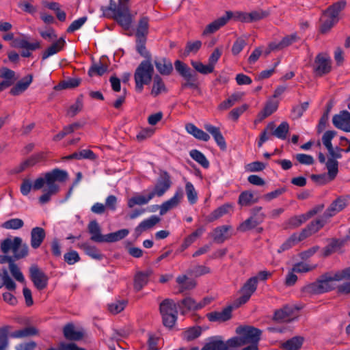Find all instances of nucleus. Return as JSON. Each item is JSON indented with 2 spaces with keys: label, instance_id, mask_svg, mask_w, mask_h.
Listing matches in <instances>:
<instances>
[{
  "label": "nucleus",
  "instance_id": "nucleus-1",
  "mask_svg": "<svg viewBox=\"0 0 350 350\" xmlns=\"http://www.w3.org/2000/svg\"><path fill=\"white\" fill-rule=\"evenodd\" d=\"M335 131H327L322 137V142L327 148L329 157L326 162V168L328 170V178L333 180L338 173V161L337 159H341L342 152L344 149L339 146L333 147L332 140L336 135Z\"/></svg>",
  "mask_w": 350,
  "mask_h": 350
},
{
  "label": "nucleus",
  "instance_id": "nucleus-2",
  "mask_svg": "<svg viewBox=\"0 0 350 350\" xmlns=\"http://www.w3.org/2000/svg\"><path fill=\"white\" fill-rule=\"evenodd\" d=\"M68 178V174L65 170L58 168L44 174L45 184L47 185V189L44 190V193L40 196L39 202L42 204L49 202L53 195L57 193L59 191V186L55 182H64Z\"/></svg>",
  "mask_w": 350,
  "mask_h": 350
},
{
  "label": "nucleus",
  "instance_id": "nucleus-3",
  "mask_svg": "<svg viewBox=\"0 0 350 350\" xmlns=\"http://www.w3.org/2000/svg\"><path fill=\"white\" fill-rule=\"evenodd\" d=\"M334 282L335 273L333 272H326L321 275L315 282L308 284L302 288V291L308 295H319L335 288Z\"/></svg>",
  "mask_w": 350,
  "mask_h": 350
},
{
  "label": "nucleus",
  "instance_id": "nucleus-4",
  "mask_svg": "<svg viewBox=\"0 0 350 350\" xmlns=\"http://www.w3.org/2000/svg\"><path fill=\"white\" fill-rule=\"evenodd\" d=\"M154 67L151 60L142 61L135 71L134 79L136 90L141 92L145 85H148L152 81Z\"/></svg>",
  "mask_w": 350,
  "mask_h": 350
},
{
  "label": "nucleus",
  "instance_id": "nucleus-5",
  "mask_svg": "<svg viewBox=\"0 0 350 350\" xmlns=\"http://www.w3.org/2000/svg\"><path fill=\"white\" fill-rule=\"evenodd\" d=\"M347 5L345 0H340L329 6L323 12L325 18L321 26L322 33L327 32L335 24L339 21V14Z\"/></svg>",
  "mask_w": 350,
  "mask_h": 350
},
{
  "label": "nucleus",
  "instance_id": "nucleus-6",
  "mask_svg": "<svg viewBox=\"0 0 350 350\" xmlns=\"http://www.w3.org/2000/svg\"><path fill=\"white\" fill-rule=\"evenodd\" d=\"M163 323L165 327H172L177 319V306L172 299H165L159 306Z\"/></svg>",
  "mask_w": 350,
  "mask_h": 350
},
{
  "label": "nucleus",
  "instance_id": "nucleus-7",
  "mask_svg": "<svg viewBox=\"0 0 350 350\" xmlns=\"http://www.w3.org/2000/svg\"><path fill=\"white\" fill-rule=\"evenodd\" d=\"M172 184L170 175L167 172H162L157 179L154 189L150 193L152 198L161 197L170 189Z\"/></svg>",
  "mask_w": 350,
  "mask_h": 350
},
{
  "label": "nucleus",
  "instance_id": "nucleus-8",
  "mask_svg": "<svg viewBox=\"0 0 350 350\" xmlns=\"http://www.w3.org/2000/svg\"><path fill=\"white\" fill-rule=\"evenodd\" d=\"M29 277L37 289L43 290L47 286L49 278L38 265H33L29 267Z\"/></svg>",
  "mask_w": 350,
  "mask_h": 350
},
{
  "label": "nucleus",
  "instance_id": "nucleus-9",
  "mask_svg": "<svg viewBox=\"0 0 350 350\" xmlns=\"http://www.w3.org/2000/svg\"><path fill=\"white\" fill-rule=\"evenodd\" d=\"M262 331L250 325H242V346L248 343L259 344Z\"/></svg>",
  "mask_w": 350,
  "mask_h": 350
},
{
  "label": "nucleus",
  "instance_id": "nucleus-10",
  "mask_svg": "<svg viewBox=\"0 0 350 350\" xmlns=\"http://www.w3.org/2000/svg\"><path fill=\"white\" fill-rule=\"evenodd\" d=\"M348 205V197L339 196L334 200L324 212L325 218H331L342 211Z\"/></svg>",
  "mask_w": 350,
  "mask_h": 350
},
{
  "label": "nucleus",
  "instance_id": "nucleus-11",
  "mask_svg": "<svg viewBox=\"0 0 350 350\" xmlns=\"http://www.w3.org/2000/svg\"><path fill=\"white\" fill-rule=\"evenodd\" d=\"M332 123L336 129L350 133V113L346 110L340 111L333 116Z\"/></svg>",
  "mask_w": 350,
  "mask_h": 350
},
{
  "label": "nucleus",
  "instance_id": "nucleus-12",
  "mask_svg": "<svg viewBox=\"0 0 350 350\" xmlns=\"http://www.w3.org/2000/svg\"><path fill=\"white\" fill-rule=\"evenodd\" d=\"M261 209L260 206H256L251 210V217L242 222V230H251L262 222L265 215L260 213Z\"/></svg>",
  "mask_w": 350,
  "mask_h": 350
},
{
  "label": "nucleus",
  "instance_id": "nucleus-13",
  "mask_svg": "<svg viewBox=\"0 0 350 350\" xmlns=\"http://www.w3.org/2000/svg\"><path fill=\"white\" fill-rule=\"evenodd\" d=\"M45 184L44 176L43 177L40 176L37 178L33 183L30 179L25 178L23 180L22 183L20 187V191L22 195L26 196H27L31 189L33 190H40L41 189Z\"/></svg>",
  "mask_w": 350,
  "mask_h": 350
},
{
  "label": "nucleus",
  "instance_id": "nucleus-14",
  "mask_svg": "<svg viewBox=\"0 0 350 350\" xmlns=\"http://www.w3.org/2000/svg\"><path fill=\"white\" fill-rule=\"evenodd\" d=\"M314 72L317 75L322 76L330 72L331 60L325 54H319L315 59Z\"/></svg>",
  "mask_w": 350,
  "mask_h": 350
},
{
  "label": "nucleus",
  "instance_id": "nucleus-15",
  "mask_svg": "<svg viewBox=\"0 0 350 350\" xmlns=\"http://www.w3.org/2000/svg\"><path fill=\"white\" fill-rule=\"evenodd\" d=\"M234 308V306H228L221 311H213L208 313L206 317L211 322L223 323L231 319L232 312Z\"/></svg>",
  "mask_w": 350,
  "mask_h": 350
},
{
  "label": "nucleus",
  "instance_id": "nucleus-16",
  "mask_svg": "<svg viewBox=\"0 0 350 350\" xmlns=\"http://www.w3.org/2000/svg\"><path fill=\"white\" fill-rule=\"evenodd\" d=\"M46 155L44 152H38L29 157L26 160L21 163L14 169L15 173H21L25 170L32 167L36 164L45 160Z\"/></svg>",
  "mask_w": 350,
  "mask_h": 350
},
{
  "label": "nucleus",
  "instance_id": "nucleus-17",
  "mask_svg": "<svg viewBox=\"0 0 350 350\" xmlns=\"http://www.w3.org/2000/svg\"><path fill=\"white\" fill-rule=\"evenodd\" d=\"M328 219V218L324 217L323 214L321 218H318L311 221L304 229H303L300 233V237L303 239L316 233L325 226Z\"/></svg>",
  "mask_w": 350,
  "mask_h": 350
},
{
  "label": "nucleus",
  "instance_id": "nucleus-18",
  "mask_svg": "<svg viewBox=\"0 0 350 350\" xmlns=\"http://www.w3.org/2000/svg\"><path fill=\"white\" fill-rule=\"evenodd\" d=\"M183 197V191L180 188H179L176 191L175 193L171 198L162 203V204L159 206L160 215H163L170 210L176 207L180 203Z\"/></svg>",
  "mask_w": 350,
  "mask_h": 350
},
{
  "label": "nucleus",
  "instance_id": "nucleus-19",
  "mask_svg": "<svg viewBox=\"0 0 350 350\" xmlns=\"http://www.w3.org/2000/svg\"><path fill=\"white\" fill-rule=\"evenodd\" d=\"M257 277H251L242 285V304L247 303L257 289Z\"/></svg>",
  "mask_w": 350,
  "mask_h": 350
},
{
  "label": "nucleus",
  "instance_id": "nucleus-20",
  "mask_svg": "<svg viewBox=\"0 0 350 350\" xmlns=\"http://www.w3.org/2000/svg\"><path fill=\"white\" fill-rule=\"evenodd\" d=\"M232 12H226L225 16H222L208 24L203 31V35L205 36L217 31L227 23L228 21L232 17Z\"/></svg>",
  "mask_w": 350,
  "mask_h": 350
},
{
  "label": "nucleus",
  "instance_id": "nucleus-21",
  "mask_svg": "<svg viewBox=\"0 0 350 350\" xmlns=\"http://www.w3.org/2000/svg\"><path fill=\"white\" fill-rule=\"evenodd\" d=\"M30 244L32 248L38 249L43 243L46 232L44 228L41 227H34L31 230Z\"/></svg>",
  "mask_w": 350,
  "mask_h": 350
},
{
  "label": "nucleus",
  "instance_id": "nucleus-22",
  "mask_svg": "<svg viewBox=\"0 0 350 350\" xmlns=\"http://www.w3.org/2000/svg\"><path fill=\"white\" fill-rule=\"evenodd\" d=\"M232 211V206L230 204H224L212 211L206 218L208 222H213Z\"/></svg>",
  "mask_w": 350,
  "mask_h": 350
},
{
  "label": "nucleus",
  "instance_id": "nucleus-23",
  "mask_svg": "<svg viewBox=\"0 0 350 350\" xmlns=\"http://www.w3.org/2000/svg\"><path fill=\"white\" fill-rule=\"evenodd\" d=\"M295 308L286 305L274 312L273 319L278 322H288L292 319Z\"/></svg>",
  "mask_w": 350,
  "mask_h": 350
},
{
  "label": "nucleus",
  "instance_id": "nucleus-24",
  "mask_svg": "<svg viewBox=\"0 0 350 350\" xmlns=\"http://www.w3.org/2000/svg\"><path fill=\"white\" fill-rule=\"evenodd\" d=\"M149 18L148 16H142L138 21L135 31V38L140 39H147L149 33Z\"/></svg>",
  "mask_w": 350,
  "mask_h": 350
},
{
  "label": "nucleus",
  "instance_id": "nucleus-25",
  "mask_svg": "<svg viewBox=\"0 0 350 350\" xmlns=\"http://www.w3.org/2000/svg\"><path fill=\"white\" fill-rule=\"evenodd\" d=\"M154 64L157 71L162 75L168 76L173 70L171 61L165 57L155 59Z\"/></svg>",
  "mask_w": 350,
  "mask_h": 350
},
{
  "label": "nucleus",
  "instance_id": "nucleus-26",
  "mask_svg": "<svg viewBox=\"0 0 350 350\" xmlns=\"http://www.w3.org/2000/svg\"><path fill=\"white\" fill-rule=\"evenodd\" d=\"M167 88L163 79L159 75H156L153 77L152 86L150 92L151 96L157 97L159 94L167 93Z\"/></svg>",
  "mask_w": 350,
  "mask_h": 350
},
{
  "label": "nucleus",
  "instance_id": "nucleus-27",
  "mask_svg": "<svg viewBox=\"0 0 350 350\" xmlns=\"http://www.w3.org/2000/svg\"><path fill=\"white\" fill-rule=\"evenodd\" d=\"M88 230L91 234V240L97 243H103L105 235L101 234L100 227L96 220L91 221L88 226Z\"/></svg>",
  "mask_w": 350,
  "mask_h": 350
},
{
  "label": "nucleus",
  "instance_id": "nucleus-28",
  "mask_svg": "<svg viewBox=\"0 0 350 350\" xmlns=\"http://www.w3.org/2000/svg\"><path fill=\"white\" fill-rule=\"evenodd\" d=\"M63 333L64 337L70 340L78 341L83 337V332L80 330H76L74 325L72 323H68L64 326Z\"/></svg>",
  "mask_w": 350,
  "mask_h": 350
},
{
  "label": "nucleus",
  "instance_id": "nucleus-29",
  "mask_svg": "<svg viewBox=\"0 0 350 350\" xmlns=\"http://www.w3.org/2000/svg\"><path fill=\"white\" fill-rule=\"evenodd\" d=\"M152 273V270L148 269L145 271L137 273L134 279V288L137 291H139L148 284V278Z\"/></svg>",
  "mask_w": 350,
  "mask_h": 350
},
{
  "label": "nucleus",
  "instance_id": "nucleus-30",
  "mask_svg": "<svg viewBox=\"0 0 350 350\" xmlns=\"http://www.w3.org/2000/svg\"><path fill=\"white\" fill-rule=\"evenodd\" d=\"M65 44L66 41L64 38H60L59 39H58L42 53V59L45 60L50 56H52L57 53L64 48Z\"/></svg>",
  "mask_w": 350,
  "mask_h": 350
},
{
  "label": "nucleus",
  "instance_id": "nucleus-31",
  "mask_svg": "<svg viewBox=\"0 0 350 350\" xmlns=\"http://www.w3.org/2000/svg\"><path fill=\"white\" fill-rule=\"evenodd\" d=\"M176 282L179 286V293L191 290L196 286V281L192 278H188L186 275H178L176 278Z\"/></svg>",
  "mask_w": 350,
  "mask_h": 350
},
{
  "label": "nucleus",
  "instance_id": "nucleus-32",
  "mask_svg": "<svg viewBox=\"0 0 350 350\" xmlns=\"http://www.w3.org/2000/svg\"><path fill=\"white\" fill-rule=\"evenodd\" d=\"M32 82V76L27 75L19 81L11 90L10 94L17 96L25 92Z\"/></svg>",
  "mask_w": 350,
  "mask_h": 350
},
{
  "label": "nucleus",
  "instance_id": "nucleus-33",
  "mask_svg": "<svg viewBox=\"0 0 350 350\" xmlns=\"http://www.w3.org/2000/svg\"><path fill=\"white\" fill-rule=\"evenodd\" d=\"M186 131L188 133L192 135L195 138L203 142H208L210 139L209 135L198 129L193 124L189 123L185 126Z\"/></svg>",
  "mask_w": 350,
  "mask_h": 350
},
{
  "label": "nucleus",
  "instance_id": "nucleus-34",
  "mask_svg": "<svg viewBox=\"0 0 350 350\" xmlns=\"http://www.w3.org/2000/svg\"><path fill=\"white\" fill-rule=\"evenodd\" d=\"M160 218L157 215H152L149 218L143 220L135 228L136 233L140 234L143 231L152 228L160 221Z\"/></svg>",
  "mask_w": 350,
  "mask_h": 350
},
{
  "label": "nucleus",
  "instance_id": "nucleus-35",
  "mask_svg": "<svg viewBox=\"0 0 350 350\" xmlns=\"http://www.w3.org/2000/svg\"><path fill=\"white\" fill-rule=\"evenodd\" d=\"M15 72L14 71L3 67L0 69V77L3 79L1 83H5L6 85L2 87L3 90L11 86L14 82Z\"/></svg>",
  "mask_w": 350,
  "mask_h": 350
},
{
  "label": "nucleus",
  "instance_id": "nucleus-36",
  "mask_svg": "<svg viewBox=\"0 0 350 350\" xmlns=\"http://www.w3.org/2000/svg\"><path fill=\"white\" fill-rule=\"evenodd\" d=\"M230 226H221L215 228L213 230L212 237L216 243H221L228 237V232Z\"/></svg>",
  "mask_w": 350,
  "mask_h": 350
},
{
  "label": "nucleus",
  "instance_id": "nucleus-37",
  "mask_svg": "<svg viewBox=\"0 0 350 350\" xmlns=\"http://www.w3.org/2000/svg\"><path fill=\"white\" fill-rule=\"evenodd\" d=\"M78 246L93 259L100 260L104 256L95 246L91 245L88 243L79 244Z\"/></svg>",
  "mask_w": 350,
  "mask_h": 350
},
{
  "label": "nucleus",
  "instance_id": "nucleus-38",
  "mask_svg": "<svg viewBox=\"0 0 350 350\" xmlns=\"http://www.w3.org/2000/svg\"><path fill=\"white\" fill-rule=\"evenodd\" d=\"M278 103L272 100H269L263 109L258 113V118L256 122H261L267 117L271 115L278 109Z\"/></svg>",
  "mask_w": 350,
  "mask_h": 350
},
{
  "label": "nucleus",
  "instance_id": "nucleus-39",
  "mask_svg": "<svg viewBox=\"0 0 350 350\" xmlns=\"http://www.w3.org/2000/svg\"><path fill=\"white\" fill-rule=\"evenodd\" d=\"M304 338L295 336L282 344L281 347L284 350H299L304 342Z\"/></svg>",
  "mask_w": 350,
  "mask_h": 350
},
{
  "label": "nucleus",
  "instance_id": "nucleus-40",
  "mask_svg": "<svg viewBox=\"0 0 350 350\" xmlns=\"http://www.w3.org/2000/svg\"><path fill=\"white\" fill-rule=\"evenodd\" d=\"M178 307L183 314L187 311L199 310L198 302L191 297H187L181 300L178 303Z\"/></svg>",
  "mask_w": 350,
  "mask_h": 350
},
{
  "label": "nucleus",
  "instance_id": "nucleus-41",
  "mask_svg": "<svg viewBox=\"0 0 350 350\" xmlns=\"http://www.w3.org/2000/svg\"><path fill=\"white\" fill-rule=\"evenodd\" d=\"M21 237H15L13 239L7 238L1 243V250L3 254H8L10 250L14 252V249L20 244Z\"/></svg>",
  "mask_w": 350,
  "mask_h": 350
},
{
  "label": "nucleus",
  "instance_id": "nucleus-42",
  "mask_svg": "<svg viewBox=\"0 0 350 350\" xmlns=\"http://www.w3.org/2000/svg\"><path fill=\"white\" fill-rule=\"evenodd\" d=\"M152 198L150 193L147 196L137 194L129 199L127 205L129 208H133L135 205L147 204Z\"/></svg>",
  "mask_w": 350,
  "mask_h": 350
},
{
  "label": "nucleus",
  "instance_id": "nucleus-43",
  "mask_svg": "<svg viewBox=\"0 0 350 350\" xmlns=\"http://www.w3.org/2000/svg\"><path fill=\"white\" fill-rule=\"evenodd\" d=\"M38 330L33 326L26 327L23 329L14 331L10 334V337L14 338H22L37 335Z\"/></svg>",
  "mask_w": 350,
  "mask_h": 350
},
{
  "label": "nucleus",
  "instance_id": "nucleus-44",
  "mask_svg": "<svg viewBox=\"0 0 350 350\" xmlns=\"http://www.w3.org/2000/svg\"><path fill=\"white\" fill-rule=\"evenodd\" d=\"M267 14L262 10H254L251 12H242V22L252 23L259 21L265 16Z\"/></svg>",
  "mask_w": 350,
  "mask_h": 350
},
{
  "label": "nucleus",
  "instance_id": "nucleus-45",
  "mask_svg": "<svg viewBox=\"0 0 350 350\" xmlns=\"http://www.w3.org/2000/svg\"><path fill=\"white\" fill-rule=\"evenodd\" d=\"M5 286L9 291L16 289V284L10 277L6 269H3L2 273H0V288Z\"/></svg>",
  "mask_w": 350,
  "mask_h": 350
},
{
  "label": "nucleus",
  "instance_id": "nucleus-46",
  "mask_svg": "<svg viewBox=\"0 0 350 350\" xmlns=\"http://www.w3.org/2000/svg\"><path fill=\"white\" fill-rule=\"evenodd\" d=\"M129 0H120L119 4L116 6L110 5L109 10H111L114 14V17L119 16L120 15L126 14L130 12L127 2Z\"/></svg>",
  "mask_w": 350,
  "mask_h": 350
},
{
  "label": "nucleus",
  "instance_id": "nucleus-47",
  "mask_svg": "<svg viewBox=\"0 0 350 350\" xmlns=\"http://www.w3.org/2000/svg\"><path fill=\"white\" fill-rule=\"evenodd\" d=\"M129 233L127 229L119 230L116 232L105 235L104 242L113 243L118 241L126 237Z\"/></svg>",
  "mask_w": 350,
  "mask_h": 350
},
{
  "label": "nucleus",
  "instance_id": "nucleus-48",
  "mask_svg": "<svg viewBox=\"0 0 350 350\" xmlns=\"http://www.w3.org/2000/svg\"><path fill=\"white\" fill-rule=\"evenodd\" d=\"M189 155L194 161L198 163L204 168L207 169L209 167V161L204 156V154L200 150L196 149L191 150L189 152Z\"/></svg>",
  "mask_w": 350,
  "mask_h": 350
},
{
  "label": "nucleus",
  "instance_id": "nucleus-49",
  "mask_svg": "<svg viewBox=\"0 0 350 350\" xmlns=\"http://www.w3.org/2000/svg\"><path fill=\"white\" fill-rule=\"evenodd\" d=\"M345 244V240L332 239L330 243L324 247L323 254L328 256L332 254L337 248H340Z\"/></svg>",
  "mask_w": 350,
  "mask_h": 350
},
{
  "label": "nucleus",
  "instance_id": "nucleus-50",
  "mask_svg": "<svg viewBox=\"0 0 350 350\" xmlns=\"http://www.w3.org/2000/svg\"><path fill=\"white\" fill-rule=\"evenodd\" d=\"M241 98V94L239 93H234L229 96L227 99L221 102L219 106L218 109L221 111H225L232 107L237 103Z\"/></svg>",
  "mask_w": 350,
  "mask_h": 350
},
{
  "label": "nucleus",
  "instance_id": "nucleus-51",
  "mask_svg": "<svg viewBox=\"0 0 350 350\" xmlns=\"http://www.w3.org/2000/svg\"><path fill=\"white\" fill-rule=\"evenodd\" d=\"M201 350H225L224 342L217 337L211 338L208 342L201 349Z\"/></svg>",
  "mask_w": 350,
  "mask_h": 350
},
{
  "label": "nucleus",
  "instance_id": "nucleus-52",
  "mask_svg": "<svg viewBox=\"0 0 350 350\" xmlns=\"http://www.w3.org/2000/svg\"><path fill=\"white\" fill-rule=\"evenodd\" d=\"M147 39L136 38V51L137 52L146 59L151 60V55L146 49V43Z\"/></svg>",
  "mask_w": 350,
  "mask_h": 350
},
{
  "label": "nucleus",
  "instance_id": "nucleus-53",
  "mask_svg": "<svg viewBox=\"0 0 350 350\" xmlns=\"http://www.w3.org/2000/svg\"><path fill=\"white\" fill-rule=\"evenodd\" d=\"M183 79L185 80V82L182 84L183 88H191V89H198V83L196 77V74L193 72H191L185 77Z\"/></svg>",
  "mask_w": 350,
  "mask_h": 350
},
{
  "label": "nucleus",
  "instance_id": "nucleus-54",
  "mask_svg": "<svg viewBox=\"0 0 350 350\" xmlns=\"http://www.w3.org/2000/svg\"><path fill=\"white\" fill-rule=\"evenodd\" d=\"M29 252L28 245L26 243H23L22 239L21 238L20 244L14 249L13 256L14 261L27 256Z\"/></svg>",
  "mask_w": 350,
  "mask_h": 350
},
{
  "label": "nucleus",
  "instance_id": "nucleus-55",
  "mask_svg": "<svg viewBox=\"0 0 350 350\" xmlns=\"http://www.w3.org/2000/svg\"><path fill=\"white\" fill-rule=\"evenodd\" d=\"M185 192L189 202L191 204H194L198 200V193L193 186V185L189 181L185 183Z\"/></svg>",
  "mask_w": 350,
  "mask_h": 350
},
{
  "label": "nucleus",
  "instance_id": "nucleus-56",
  "mask_svg": "<svg viewBox=\"0 0 350 350\" xmlns=\"http://www.w3.org/2000/svg\"><path fill=\"white\" fill-rule=\"evenodd\" d=\"M289 130V125L286 122H282L276 129L272 131V135L279 139H285Z\"/></svg>",
  "mask_w": 350,
  "mask_h": 350
},
{
  "label": "nucleus",
  "instance_id": "nucleus-57",
  "mask_svg": "<svg viewBox=\"0 0 350 350\" xmlns=\"http://www.w3.org/2000/svg\"><path fill=\"white\" fill-rule=\"evenodd\" d=\"M23 226L24 222L21 219L13 218L3 222L1 227L7 230H18Z\"/></svg>",
  "mask_w": 350,
  "mask_h": 350
},
{
  "label": "nucleus",
  "instance_id": "nucleus-58",
  "mask_svg": "<svg viewBox=\"0 0 350 350\" xmlns=\"http://www.w3.org/2000/svg\"><path fill=\"white\" fill-rule=\"evenodd\" d=\"M191 64L196 71L203 75L211 73L214 70V68L209 63L208 65H204L200 62L192 61Z\"/></svg>",
  "mask_w": 350,
  "mask_h": 350
},
{
  "label": "nucleus",
  "instance_id": "nucleus-59",
  "mask_svg": "<svg viewBox=\"0 0 350 350\" xmlns=\"http://www.w3.org/2000/svg\"><path fill=\"white\" fill-rule=\"evenodd\" d=\"M301 239H302L300 236L299 237H297V236L295 234H293L284 243H283L281 245L278 252L279 253H281L291 248L296 243L299 242Z\"/></svg>",
  "mask_w": 350,
  "mask_h": 350
},
{
  "label": "nucleus",
  "instance_id": "nucleus-60",
  "mask_svg": "<svg viewBox=\"0 0 350 350\" xmlns=\"http://www.w3.org/2000/svg\"><path fill=\"white\" fill-rule=\"evenodd\" d=\"M117 22L125 29H129L131 25L133 18L131 13L114 17Z\"/></svg>",
  "mask_w": 350,
  "mask_h": 350
},
{
  "label": "nucleus",
  "instance_id": "nucleus-61",
  "mask_svg": "<svg viewBox=\"0 0 350 350\" xmlns=\"http://www.w3.org/2000/svg\"><path fill=\"white\" fill-rule=\"evenodd\" d=\"M18 46L21 49L35 51L40 48V44L36 41L35 42H29L26 39H21L17 42Z\"/></svg>",
  "mask_w": 350,
  "mask_h": 350
},
{
  "label": "nucleus",
  "instance_id": "nucleus-62",
  "mask_svg": "<svg viewBox=\"0 0 350 350\" xmlns=\"http://www.w3.org/2000/svg\"><path fill=\"white\" fill-rule=\"evenodd\" d=\"M201 333L202 332L200 327H193L183 333V337L187 341H191L199 337Z\"/></svg>",
  "mask_w": 350,
  "mask_h": 350
},
{
  "label": "nucleus",
  "instance_id": "nucleus-63",
  "mask_svg": "<svg viewBox=\"0 0 350 350\" xmlns=\"http://www.w3.org/2000/svg\"><path fill=\"white\" fill-rule=\"evenodd\" d=\"M9 269L12 275L19 282L23 283L25 282V278L23 273L21 271L19 267L13 261L9 265Z\"/></svg>",
  "mask_w": 350,
  "mask_h": 350
},
{
  "label": "nucleus",
  "instance_id": "nucleus-64",
  "mask_svg": "<svg viewBox=\"0 0 350 350\" xmlns=\"http://www.w3.org/2000/svg\"><path fill=\"white\" fill-rule=\"evenodd\" d=\"M241 346V336H234L224 342L225 350H236Z\"/></svg>",
  "mask_w": 350,
  "mask_h": 350
}]
</instances>
